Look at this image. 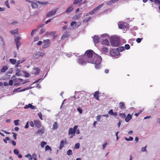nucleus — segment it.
<instances>
[{
  "instance_id": "obj_1",
  "label": "nucleus",
  "mask_w": 160,
  "mask_h": 160,
  "mask_svg": "<svg viewBox=\"0 0 160 160\" xmlns=\"http://www.w3.org/2000/svg\"><path fill=\"white\" fill-rule=\"evenodd\" d=\"M93 53L94 52L93 51L91 50H88L84 53V57H87L88 63L94 64L95 65L96 68L98 69L99 67V65L102 62V58L100 56L96 54L94 56L93 58H92Z\"/></svg>"
},
{
  "instance_id": "obj_2",
  "label": "nucleus",
  "mask_w": 160,
  "mask_h": 160,
  "mask_svg": "<svg viewBox=\"0 0 160 160\" xmlns=\"http://www.w3.org/2000/svg\"><path fill=\"white\" fill-rule=\"evenodd\" d=\"M110 42L112 46L115 47H118L120 45V40L116 38L112 39Z\"/></svg>"
},
{
  "instance_id": "obj_3",
  "label": "nucleus",
  "mask_w": 160,
  "mask_h": 160,
  "mask_svg": "<svg viewBox=\"0 0 160 160\" xmlns=\"http://www.w3.org/2000/svg\"><path fill=\"white\" fill-rule=\"evenodd\" d=\"M103 5V4L99 5L98 7H96L95 8H94V9H93L91 11H90V12H88V13H87L86 14V16H88L89 15H93L97 11H98V10L99 9L101 8L102 6Z\"/></svg>"
},
{
  "instance_id": "obj_4",
  "label": "nucleus",
  "mask_w": 160,
  "mask_h": 160,
  "mask_svg": "<svg viewBox=\"0 0 160 160\" xmlns=\"http://www.w3.org/2000/svg\"><path fill=\"white\" fill-rule=\"evenodd\" d=\"M84 57L83 56L82 57V58H78V63L81 65H82L88 62L87 61L88 60V59H86L85 60H84Z\"/></svg>"
},
{
  "instance_id": "obj_5",
  "label": "nucleus",
  "mask_w": 160,
  "mask_h": 160,
  "mask_svg": "<svg viewBox=\"0 0 160 160\" xmlns=\"http://www.w3.org/2000/svg\"><path fill=\"white\" fill-rule=\"evenodd\" d=\"M118 28L120 29H124L128 28V25L127 23L121 22L118 23Z\"/></svg>"
},
{
  "instance_id": "obj_6",
  "label": "nucleus",
  "mask_w": 160,
  "mask_h": 160,
  "mask_svg": "<svg viewBox=\"0 0 160 160\" xmlns=\"http://www.w3.org/2000/svg\"><path fill=\"white\" fill-rule=\"evenodd\" d=\"M21 39V38L19 36H18L15 38V42L16 45V47H17V48L18 49L20 46L21 44V43L20 41V40Z\"/></svg>"
},
{
  "instance_id": "obj_7",
  "label": "nucleus",
  "mask_w": 160,
  "mask_h": 160,
  "mask_svg": "<svg viewBox=\"0 0 160 160\" xmlns=\"http://www.w3.org/2000/svg\"><path fill=\"white\" fill-rule=\"evenodd\" d=\"M110 53L111 55L112 56L114 57L119 55V52L117 50L112 49L111 51H110Z\"/></svg>"
},
{
  "instance_id": "obj_8",
  "label": "nucleus",
  "mask_w": 160,
  "mask_h": 160,
  "mask_svg": "<svg viewBox=\"0 0 160 160\" xmlns=\"http://www.w3.org/2000/svg\"><path fill=\"white\" fill-rule=\"evenodd\" d=\"M44 45L42 47L44 48H46L49 47L50 45V40L48 39L44 40Z\"/></svg>"
},
{
  "instance_id": "obj_9",
  "label": "nucleus",
  "mask_w": 160,
  "mask_h": 160,
  "mask_svg": "<svg viewBox=\"0 0 160 160\" xmlns=\"http://www.w3.org/2000/svg\"><path fill=\"white\" fill-rule=\"evenodd\" d=\"M56 12V10H52L51 11H50L48 12L47 14H46V17L47 18H48L52 16Z\"/></svg>"
},
{
  "instance_id": "obj_10",
  "label": "nucleus",
  "mask_w": 160,
  "mask_h": 160,
  "mask_svg": "<svg viewBox=\"0 0 160 160\" xmlns=\"http://www.w3.org/2000/svg\"><path fill=\"white\" fill-rule=\"evenodd\" d=\"M34 125L38 128H40L41 126V123L38 120H35L34 121Z\"/></svg>"
},
{
  "instance_id": "obj_11",
  "label": "nucleus",
  "mask_w": 160,
  "mask_h": 160,
  "mask_svg": "<svg viewBox=\"0 0 160 160\" xmlns=\"http://www.w3.org/2000/svg\"><path fill=\"white\" fill-rule=\"evenodd\" d=\"M76 131L72 130V128H70L68 131V135H72L70 137V138H72L74 136Z\"/></svg>"
},
{
  "instance_id": "obj_12",
  "label": "nucleus",
  "mask_w": 160,
  "mask_h": 160,
  "mask_svg": "<svg viewBox=\"0 0 160 160\" xmlns=\"http://www.w3.org/2000/svg\"><path fill=\"white\" fill-rule=\"evenodd\" d=\"M81 23L78 22V24H77V22L76 21L72 22L70 23V26L71 27H74V28H77L80 26Z\"/></svg>"
},
{
  "instance_id": "obj_13",
  "label": "nucleus",
  "mask_w": 160,
  "mask_h": 160,
  "mask_svg": "<svg viewBox=\"0 0 160 160\" xmlns=\"http://www.w3.org/2000/svg\"><path fill=\"white\" fill-rule=\"evenodd\" d=\"M44 128H41L38 130L36 131V133L38 134L39 135H42L44 133Z\"/></svg>"
},
{
  "instance_id": "obj_14",
  "label": "nucleus",
  "mask_w": 160,
  "mask_h": 160,
  "mask_svg": "<svg viewBox=\"0 0 160 160\" xmlns=\"http://www.w3.org/2000/svg\"><path fill=\"white\" fill-rule=\"evenodd\" d=\"M100 41V38L99 37L97 36H94L93 38V42L94 43H98Z\"/></svg>"
},
{
  "instance_id": "obj_15",
  "label": "nucleus",
  "mask_w": 160,
  "mask_h": 160,
  "mask_svg": "<svg viewBox=\"0 0 160 160\" xmlns=\"http://www.w3.org/2000/svg\"><path fill=\"white\" fill-rule=\"evenodd\" d=\"M29 108H30L32 109H34L35 108V106H32L31 104H29L28 105H26L24 107V108L25 109H27Z\"/></svg>"
},
{
  "instance_id": "obj_16",
  "label": "nucleus",
  "mask_w": 160,
  "mask_h": 160,
  "mask_svg": "<svg viewBox=\"0 0 160 160\" xmlns=\"http://www.w3.org/2000/svg\"><path fill=\"white\" fill-rule=\"evenodd\" d=\"M26 1H28V2H31L32 3V8H38V5L36 3L34 2H32L29 0H26Z\"/></svg>"
},
{
  "instance_id": "obj_17",
  "label": "nucleus",
  "mask_w": 160,
  "mask_h": 160,
  "mask_svg": "<svg viewBox=\"0 0 160 160\" xmlns=\"http://www.w3.org/2000/svg\"><path fill=\"white\" fill-rule=\"evenodd\" d=\"M67 143V142L65 140V141H63V140H62L60 142V146L59 147V148L60 149H61L64 146V144H66Z\"/></svg>"
},
{
  "instance_id": "obj_18",
  "label": "nucleus",
  "mask_w": 160,
  "mask_h": 160,
  "mask_svg": "<svg viewBox=\"0 0 160 160\" xmlns=\"http://www.w3.org/2000/svg\"><path fill=\"white\" fill-rule=\"evenodd\" d=\"M69 32L66 31L64 33L62 37V39H64L66 38H68L69 36L68 34Z\"/></svg>"
},
{
  "instance_id": "obj_19",
  "label": "nucleus",
  "mask_w": 160,
  "mask_h": 160,
  "mask_svg": "<svg viewBox=\"0 0 160 160\" xmlns=\"http://www.w3.org/2000/svg\"><path fill=\"white\" fill-rule=\"evenodd\" d=\"M34 74L35 75L38 74L40 72V69L39 68H34Z\"/></svg>"
},
{
  "instance_id": "obj_20",
  "label": "nucleus",
  "mask_w": 160,
  "mask_h": 160,
  "mask_svg": "<svg viewBox=\"0 0 160 160\" xmlns=\"http://www.w3.org/2000/svg\"><path fill=\"white\" fill-rule=\"evenodd\" d=\"M102 53L104 54H106L108 52V49L106 47H103L102 49Z\"/></svg>"
},
{
  "instance_id": "obj_21",
  "label": "nucleus",
  "mask_w": 160,
  "mask_h": 160,
  "mask_svg": "<svg viewBox=\"0 0 160 160\" xmlns=\"http://www.w3.org/2000/svg\"><path fill=\"white\" fill-rule=\"evenodd\" d=\"M74 9V8L72 6H71L69 7H68L67 9H66V12L69 13L70 12L72 11Z\"/></svg>"
},
{
  "instance_id": "obj_22",
  "label": "nucleus",
  "mask_w": 160,
  "mask_h": 160,
  "mask_svg": "<svg viewBox=\"0 0 160 160\" xmlns=\"http://www.w3.org/2000/svg\"><path fill=\"white\" fill-rule=\"evenodd\" d=\"M99 93V92L98 91H96L95 92H94V97L96 99L98 100H99V99L98 98V94Z\"/></svg>"
},
{
  "instance_id": "obj_23",
  "label": "nucleus",
  "mask_w": 160,
  "mask_h": 160,
  "mask_svg": "<svg viewBox=\"0 0 160 160\" xmlns=\"http://www.w3.org/2000/svg\"><path fill=\"white\" fill-rule=\"evenodd\" d=\"M8 68L7 66H6V65H4L2 67V68L1 70V72H6V71H7Z\"/></svg>"
},
{
  "instance_id": "obj_24",
  "label": "nucleus",
  "mask_w": 160,
  "mask_h": 160,
  "mask_svg": "<svg viewBox=\"0 0 160 160\" xmlns=\"http://www.w3.org/2000/svg\"><path fill=\"white\" fill-rule=\"evenodd\" d=\"M102 44L108 46L109 45V42L108 40H104L102 41Z\"/></svg>"
},
{
  "instance_id": "obj_25",
  "label": "nucleus",
  "mask_w": 160,
  "mask_h": 160,
  "mask_svg": "<svg viewBox=\"0 0 160 160\" xmlns=\"http://www.w3.org/2000/svg\"><path fill=\"white\" fill-rule=\"evenodd\" d=\"M58 128L57 122H54L53 125H52V129L53 130H56Z\"/></svg>"
},
{
  "instance_id": "obj_26",
  "label": "nucleus",
  "mask_w": 160,
  "mask_h": 160,
  "mask_svg": "<svg viewBox=\"0 0 160 160\" xmlns=\"http://www.w3.org/2000/svg\"><path fill=\"white\" fill-rule=\"evenodd\" d=\"M132 118V116L130 115V114H128V116H127L126 118H125V121L127 122H128L129 120H130Z\"/></svg>"
},
{
  "instance_id": "obj_27",
  "label": "nucleus",
  "mask_w": 160,
  "mask_h": 160,
  "mask_svg": "<svg viewBox=\"0 0 160 160\" xmlns=\"http://www.w3.org/2000/svg\"><path fill=\"white\" fill-rule=\"evenodd\" d=\"M116 50H118L119 52H122L123 50H124L125 48L124 47H119L117 48Z\"/></svg>"
},
{
  "instance_id": "obj_28",
  "label": "nucleus",
  "mask_w": 160,
  "mask_h": 160,
  "mask_svg": "<svg viewBox=\"0 0 160 160\" xmlns=\"http://www.w3.org/2000/svg\"><path fill=\"white\" fill-rule=\"evenodd\" d=\"M120 108L121 109H124L125 108L124 102H120L119 103Z\"/></svg>"
},
{
  "instance_id": "obj_29",
  "label": "nucleus",
  "mask_w": 160,
  "mask_h": 160,
  "mask_svg": "<svg viewBox=\"0 0 160 160\" xmlns=\"http://www.w3.org/2000/svg\"><path fill=\"white\" fill-rule=\"evenodd\" d=\"M82 1V0H74L73 2V5H77L81 2Z\"/></svg>"
},
{
  "instance_id": "obj_30",
  "label": "nucleus",
  "mask_w": 160,
  "mask_h": 160,
  "mask_svg": "<svg viewBox=\"0 0 160 160\" xmlns=\"http://www.w3.org/2000/svg\"><path fill=\"white\" fill-rule=\"evenodd\" d=\"M9 60L10 62L13 64H15L16 62V60L14 59L10 58Z\"/></svg>"
},
{
  "instance_id": "obj_31",
  "label": "nucleus",
  "mask_w": 160,
  "mask_h": 160,
  "mask_svg": "<svg viewBox=\"0 0 160 160\" xmlns=\"http://www.w3.org/2000/svg\"><path fill=\"white\" fill-rule=\"evenodd\" d=\"M10 33H11L12 35H14L18 33V30L15 29L12 31H10Z\"/></svg>"
},
{
  "instance_id": "obj_32",
  "label": "nucleus",
  "mask_w": 160,
  "mask_h": 160,
  "mask_svg": "<svg viewBox=\"0 0 160 160\" xmlns=\"http://www.w3.org/2000/svg\"><path fill=\"white\" fill-rule=\"evenodd\" d=\"M25 157L28 158V159H29V160H32V157L31 155L29 153L25 155Z\"/></svg>"
},
{
  "instance_id": "obj_33",
  "label": "nucleus",
  "mask_w": 160,
  "mask_h": 160,
  "mask_svg": "<svg viewBox=\"0 0 160 160\" xmlns=\"http://www.w3.org/2000/svg\"><path fill=\"white\" fill-rule=\"evenodd\" d=\"M91 17L88 18L87 17L83 19V21H82V22H88V21L91 19Z\"/></svg>"
},
{
  "instance_id": "obj_34",
  "label": "nucleus",
  "mask_w": 160,
  "mask_h": 160,
  "mask_svg": "<svg viewBox=\"0 0 160 160\" xmlns=\"http://www.w3.org/2000/svg\"><path fill=\"white\" fill-rule=\"evenodd\" d=\"M38 3L41 5H46L48 3V2H42L38 1Z\"/></svg>"
},
{
  "instance_id": "obj_35",
  "label": "nucleus",
  "mask_w": 160,
  "mask_h": 160,
  "mask_svg": "<svg viewBox=\"0 0 160 160\" xmlns=\"http://www.w3.org/2000/svg\"><path fill=\"white\" fill-rule=\"evenodd\" d=\"M125 139L127 141H132V140L133 139V138L131 136H129V137L128 138H125Z\"/></svg>"
},
{
  "instance_id": "obj_36",
  "label": "nucleus",
  "mask_w": 160,
  "mask_h": 160,
  "mask_svg": "<svg viewBox=\"0 0 160 160\" xmlns=\"http://www.w3.org/2000/svg\"><path fill=\"white\" fill-rule=\"evenodd\" d=\"M19 121L20 120L19 119H18L16 120H14V125L15 126H17L18 125H19V123L18 122H19Z\"/></svg>"
},
{
  "instance_id": "obj_37",
  "label": "nucleus",
  "mask_w": 160,
  "mask_h": 160,
  "mask_svg": "<svg viewBox=\"0 0 160 160\" xmlns=\"http://www.w3.org/2000/svg\"><path fill=\"white\" fill-rule=\"evenodd\" d=\"M38 29H35L33 30H32L31 33V35L32 36L34 35V33L38 31Z\"/></svg>"
},
{
  "instance_id": "obj_38",
  "label": "nucleus",
  "mask_w": 160,
  "mask_h": 160,
  "mask_svg": "<svg viewBox=\"0 0 160 160\" xmlns=\"http://www.w3.org/2000/svg\"><path fill=\"white\" fill-rule=\"evenodd\" d=\"M47 150H50V151L52 150L51 148L48 145H46L45 147V151Z\"/></svg>"
},
{
  "instance_id": "obj_39",
  "label": "nucleus",
  "mask_w": 160,
  "mask_h": 160,
  "mask_svg": "<svg viewBox=\"0 0 160 160\" xmlns=\"http://www.w3.org/2000/svg\"><path fill=\"white\" fill-rule=\"evenodd\" d=\"M80 147V144L79 143H76L74 145V149H78Z\"/></svg>"
},
{
  "instance_id": "obj_40",
  "label": "nucleus",
  "mask_w": 160,
  "mask_h": 160,
  "mask_svg": "<svg viewBox=\"0 0 160 160\" xmlns=\"http://www.w3.org/2000/svg\"><path fill=\"white\" fill-rule=\"evenodd\" d=\"M46 142L44 141H42L40 143V145L42 148H43L44 145L46 144Z\"/></svg>"
},
{
  "instance_id": "obj_41",
  "label": "nucleus",
  "mask_w": 160,
  "mask_h": 160,
  "mask_svg": "<svg viewBox=\"0 0 160 160\" xmlns=\"http://www.w3.org/2000/svg\"><path fill=\"white\" fill-rule=\"evenodd\" d=\"M13 152L15 154L17 155H18L19 153V151L18 149H14L13 150Z\"/></svg>"
},
{
  "instance_id": "obj_42",
  "label": "nucleus",
  "mask_w": 160,
  "mask_h": 160,
  "mask_svg": "<svg viewBox=\"0 0 160 160\" xmlns=\"http://www.w3.org/2000/svg\"><path fill=\"white\" fill-rule=\"evenodd\" d=\"M45 31V29L44 28H42L41 29H40V31L39 32V34L41 35L44 33Z\"/></svg>"
},
{
  "instance_id": "obj_43",
  "label": "nucleus",
  "mask_w": 160,
  "mask_h": 160,
  "mask_svg": "<svg viewBox=\"0 0 160 160\" xmlns=\"http://www.w3.org/2000/svg\"><path fill=\"white\" fill-rule=\"evenodd\" d=\"M124 48L126 49L127 50H128L130 48V45L128 44H127L124 46Z\"/></svg>"
},
{
  "instance_id": "obj_44",
  "label": "nucleus",
  "mask_w": 160,
  "mask_h": 160,
  "mask_svg": "<svg viewBox=\"0 0 160 160\" xmlns=\"http://www.w3.org/2000/svg\"><path fill=\"white\" fill-rule=\"evenodd\" d=\"M119 116H120L121 117H122V118H125L126 117V114L123 113H120L119 114Z\"/></svg>"
},
{
  "instance_id": "obj_45",
  "label": "nucleus",
  "mask_w": 160,
  "mask_h": 160,
  "mask_svg": "<svg viewBox=\"0 0 160 160\" xmlns=\"http://www.w3.org/2000/svg\"><path fill=\"white\" fill-rule=\"evenodd\" d=\"M72 150L69 149L68 150L67 152V154L68 155H71L72 154Z\"/></svg>"
},
{
  "instance_id": "obj_46",
  "label": "nucleus",
  "mask_w": 160,
  "mask_h": 160,
  "mask_svg": "<svg viewBox=\"0 0 160 160\" xmlns=\"http://www.w3.org/2000/svg\"><path fill=\"white\" fill-rule=\"evenodd\" d=\"M142 38H137L136 40V42H137L138 43H139L142 41Z\"/></svg>"
},
{
  "instance_id": "obj_47",
  "label": "nucleus",
  "mask_w": 160,
  "mask_h": 160,
  "mask_svg": "<svg viewBox=\"0 0 160 160\" xmlns=\"http://www.w3.org/2000/svg\"><path fill=\"white\" fill-rule=\"evenodd\" d=\"M4 4H5V5L6 6H7L8 8H10V6L9 5V4L8 3V0L6 1L5 2H4Z\"/></svg>"
},
{
  "instance_id": "obj_48",
  "label": "nucleus",
  "mask_w": 160,
  "mask_h": 160,
  "mask_svg": "<svg viewBox=\"0 0 160 160\" xmlns=\"http://www.w3.org/2000/svg\"><path fill=\"white\" fill-rule=\"evenodd\" d=\"M20 70H19V69H18L17 70H16V75L18 76H20Z\"/></svg>"
},
{
  "instance_id": "obj_49",
  "label": "nucleus",
  "mask_w": 160,
  "mask_h": 160,
  "mask_svg": "<svg viewBox=\"0 0 160 160\" xmlns=\"http://www.w3.org/2000/svg\"><path fill=\"white\" fill-rule=\"evenodd\" d=\"M114 112L112 110V109H111L108 112V114L111 115H113Z\"/></svg>"
},
{
  "instance_id": "obj_50",
  "label": "nucleus",
  "mask_w": 160,
  "mask_h": 160,
  "mask_svg": "<svg viewBox=\"0 0 160 160\" xmlns=\"http://www.w3.org/2000/svg\"><path fill=\"white\" fill-rule=\"evenodd\" d=\"M9 140V138L8 137H6L5 139H4L3 140L5 143H7V140Z\"/></svg>"
},
{
  "instance_id": "obj_51",
  "label": "nucleus",
  "mask_w": 160,
  "mask_h": 160,
  "mask_svg": "<svg viewBox=\"0 0 160 160\" xmlns=\"http://www.w3.org/2000/svg\"><path fill=\"white\" fill-rule=\"evenodd\" d=\"M80 95L79 93H78L77 94H76L74 96V97L75 99H77L78 98H79L78 97L79 95Z\"/></svg>"
},
{
  "instance_id": "obj_52",
  "label": "nucleus",
  "mask_w": 160,
  "mask_h": 160,
  "mask_svg": "<svg viewBox=\"0 0 160 160\" xmlns=\"http://www.w3.org/2000/svg\"><path fill=\"white\" fill-rule=\"evenodd\" d=\"M29 124L30 127H33L34 126V124L33 121H31L30 122Z\"/></svg>"
},
{
  "instance_id": "obj_53",
  "label": "nucleus",
  "mask_w": 160,
  "mask_h": 160,
  "mask_svg": "<svg viewBox=\"0 0 160 160\" xmlns=\"http://www.w3.org/2000/svg\"><path fill=\"white\" fill-rule=\"evenodd\" d=\"M39 36H36L34 37V42H36L38 41L39 40Z\"/></svg>"
},
{
  "instance_id": "obj_54",
  "label": "nucleus",
  "mask_w": 160,
  "mask_h": 160,
  "mask_svg": "<svg viewBox=\"0 0 160 160\" xmlns=\"http://www.w3.org/2000/svg\"><path fill=\"white\" fill-rule=\"evenodd\" d=\"M154 3L156 4H160V1L159 0H154Z\"/></svg>"
},
{
  "instance_id": "obj_55",
  "label": "nucleus",
  "mask_w": 160,
  "mask_h": 160,
  "mask_svg": "<svg viewBox=\"0 0 160 160\" xmlns=\"http://www.w3.org/2000/svg\"><path fill=\"white\" fill-rule=\"evenodd\" d=\"M38 116H39L40 119L41 120H42V114L41 112H39V113H38Z\"/></svg>"
},
{
  "instance_id": "obj_56",
  "label": "nucleus",
  "mask_w": 160,
  "mask_h": 160,
  "mask_svg": "<svg viewBox=\"0 0 160 160\" xmlns=\"http://www.w3.org/2000/svg\"><path fill=\"white\" fill-rule=\"evenodd\" d=\"M78 111L79 112L80 114H82V110L80 108H77Z\"/></svg>"
},
{
  "instance_id": "obj_57",
  "label": "nucleus",
  "mask_w": 160,
  "mask_h": 160,
  "mask_svg": "<svg viewBox=\"0 0 160 160\" xmlns=\"http://www.w3.org/2000/svg\"><path fill=\"white\" fill-rule=\"evenodd\" d=\"M146 146L142 147L141 148V150L142 152L145 151L146 150Z\"/></svg>"
},
{
  "instance_id": "obj_58",
  "label": "nucleus",
  "mask_w": 160,
  "mask_h": 160,
  "mask_svg": "<svg viewBox=\"0 0 160 160\" xmlns=\"http://www.w3.org/2000/svg\"><path fill=\"white\" fill-rule=\"evenodd\" d=\"M142 112V111L140 110L139 111V112L135 113V114H134V115L136 116H138Z\"/></svg>"
},
{
  "instance_id": "obj_59",
  "label": "nucleus",
  "mask_w": 160,
  "mask_h": 160,
  "mask_svg": "<svg viewBox=\"0 0 160 160\" xmlns=\"http://www.w3.org/2000/svg\"><path fill=\"white\" fill-rule=\"evenodd\" d=\"M13 70H12V68L9 69V71H8L7 73L9 74H11Z\"/></svg>"
},
{
  "instance_id": "obj_60",
  "label": "nucleus",
  "mask_w": 160,
  "mask_h": 160,
  "mask_svg": "<svg viewBox=\"0 0 160 160\" xmlns=\"http://www.w3.org/2000/svg\"><path fill=\"white\" fill-rule=\"evenodd\" d=\"M78 126L77 125L74 126L73 127V128H72V130L76 132V130L78 128Z\"/></svg>"
},
{
  "instance_id": "obj_61",
  "label": "nucleus",
  "mask_w": 160,
  "mask_h": 160,
  "mask_svg": "<svg viewBox=\"0 0 160 160\" xmlns=\"http://www.w3.org/2000/svg\"><path fill=\"white\" fill-rule=\"evenodd\" d=\"M74 19H78L80 18V14H78L74 17Z\"/></svg>"
},
{
  "instance_id": "obj_62",
  "label": "nucleus",
  "mask_w": 160,
  "mask_h": 160,
  "mask_svg": "<svg viewBox=\"0 0 160 160\" xmlns=\"http://www.w3.org/2000/svg\"><path fill=\"white\" fill-rule=\"evenodd\" d=\"M12 134H13V137L14 140H16L17 138L16 134L13 132H12Z\"/></svg>"
},
{
  "instance_id": "obj_63",
  "label": "nucleus",
  "mask_w": 160,
  "mask_h": 160,
  "mask_svg": "<svg viewBox=\"0 0 160 160\" xmlns=\"http://www.w3.org/2000/svg\"><path fill=\"white\" fill-rule=\"evenodd\" d=\"M13 83V81L11 80H10V81H9V83H8V84H9V85L10 86H11L12 85Z\"/></svg>"
},
{
  "instance_id": "obj_64",
  "label": "nucleus",
  "mask_w": 160,
  "mask_h": 160,
  "mask_svg": "<svg viewBox=\"0 0 160 160\" xmlns=\"http://www.w3.org/2000/svg\"><path fill=\"white\" fill-rule=\"evenodd\" d=\"M44 52H39V56H42L44 55Z\"/></svg>"
}]
</instances>
